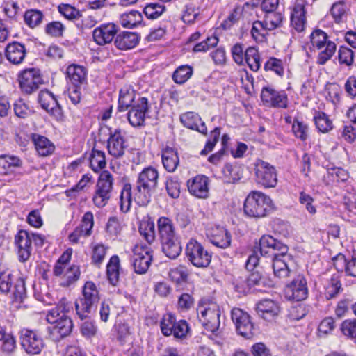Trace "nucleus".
I'll return each mask as SVG.
<instances>
[{
	"mask_svg": "<svg viewBox=\"0 0 356 356\" xmlns=\"http://www.w3.org/2000/svg\"><path fill=\"white\" fill-rule=\"evenodd\" d=\"M158 179L157 170L149 166L138 174L134 196L131 185L124 184L120 197V210L124 213L127 212L130 209L133 198L139 206H146L151 200L152 193L157 188Z\"/></svg>",
	"mask_w": 356,
	"mask_h": 356,
	"instance_id": "1",
	"label": "nucleus"
},
{
	"mask_svg": "<svg viewBox=\"0 0 356 356\" xmlns=\"http://www.w3.org/2000/svg\"><path fill=\"white\" fill-rule=\"evenodd\" d=\"M261 255L272 257V266L275 277L285 280L291 273V256L286 254L288 247L273 236H263L259 240Z\"/></svg>",
	"mask_w": 356,
	"mask_h": 356,
	"instance_id": "2",
	"label": "nucleus"
},
{
	"mask_svg": "<svg viewBox=\"0 0 356 356\" xmlns=\"http://www.w3.org/2000/svg\"><path fill=\"white\" fill-rule=\"evenodd\" d=\"M139 232L149 245L137 244L134 247L132 266L135 273L143 275L149 269L153 259V250L150 245L155 241L154 223L152 221L143 222L139 227Z\"/></svg>",
	"mask_w": 356,
	"mask_h": 356,
	"instance_id": "3",
	"label": "nucleus"
},
{
	"mask_svg": "<svg viewBox=\"0 0 356 356\" xmlns=\"http://www.w3.org/2000/svg\"><path fill=\"white\" fill-rule=\"evenodd\" d=\"M157 227L163 252L171 259H176L180 255L182 246L172 220L160 217L157 220Z\"/></svg>",
	"mask_w": 356,
	"mask_h": 356,
	"instance_id": "4",
	"label": "nucleus"
},
{
	"mask_svg": "<svg viewBox=\"0 0 356 356\" xmlns=\"http://www.w3.org/2000/svg\"><path fill=\"white\" fill-rule=\"evenodd\" d=\"M65 306L63 302L50 310L47 315V321L51 324L48 327L50 338L59 341L69 336L73 328L71 318L65 312Z\"/></svg>",
	"mask_w": 356,
	"mask_h": 356,
	"instance_id": "5",
	"label": "nucleus"
},
{
	"mask_svg": "<svg viewBox=\"0 0 356 356\" xmlns=\"http://www.w3.org/2000/svg\"><path fill=\"white\" fill-rule=\"evenodd\" d=\"M99 300L96 285L92 282H86L82 289V296L75 302L76 312L81 320L89 318Z\"/></svg>",
	"mask_w": 356,
	"mask_h": 356,
	"instance_id": "6",
	"label": "nucleus"
},
{
	"mask_svg": "<svg viewBox=\"0 0 356 356\" xmlns=\"http://www.w3.org/2000/svg\"><path fill=\"white\" fill-rule=\"evenodd\" d=\"M271 209L272 200L259 191H252L246 197L243 205L244 213L250 218H263Z\"/></svg>",
	"mask_w": 356,
	"mask_h": 356,
	"instance_id": "7",
	"label": "nucleus"
},
{
	"mask_svg": "<svg viewBox=\"0 0 356 356\" xmlns=\"http://www.w3.org/2000/svg\"><path fill=\"white\" fill-rule=\"evenodd\" d=\"M44 238L39 234L21 229L15 236V244L17 248V255L21 262L28 261L33 250L32 243L35 246L42 247Z\"/></svg>",
	"mask_w": 356,
	"mask_h": 356,
	"instance_id": "8",
	"label": "nucleus"
},
{
	"mask_svg": "<svg viewBox=\"0 0 356 356\" xmlns=\"http://www.w3.org/2000/svg\"><path fill=\"white\" fill-rule=\"evenodd\" d=\"M0 291H12L15 300L22 302L26 296L25 281L22 277L15 278L10 270H0Z\"/></svg>",
	"mask_w": 356,
	"mask_h": 356,
	"instance_id": "9",
	"label": "nucleus"
},
{
	"mask_svg": "<svg viewBox=\"0 0 356 356\" xmlns=\"http://www.w3.org/2000/svg\"><path fill=\"white\" fill-rule=\"evenodd\" d=\"M113 180L110 172L104 170L101 172L92 196V202L95 207L103 208L108 204L112 196Z\"/></svg>",
	"mask_w": 356,
	"mask_h": 356,
	"instance_id": "10",
	"label": "nucleus"
},
{
	"mask_svg": "<svg viewBox=\"0 0 356 356\" xmlns=\"http://www.w3.org/2000/svg\"><path fill=\"white\" fill-rule=\"evenodd\" d=\"M200 321L208 331L214 333L218 330L221 312L219 305L213 302L204 303L197 308Z\"/></svg>",
	"mask_w": 356,
	"mask_h": 356,
	"instance_id": "11",
	"label": "nucleus"
},
{
	"mask_svg": "<svg viewBox=\"0 0 356 356\" xmlns=\"http://www.w3.org/2000/svg\"><path fill=\"white\" fill-rule=\"evenodd\" d=\"M255 179L257 184L264 188H275L277 184V172L275 168L261 159L254 164Z\"/></svg>",
	"mask_w": 356,
	"mask_h": 356,
	"instance_id": "12",
	"label": "nucleus"
},
{
	"mask_svg": "<svg viewBox=\"0 0 356 356\" xmlns=\"http://www.w3.org/2000/svg\"><path fill=\"white\" fill-rule=\"evenodd\" d=\"M186 254L188 261L197 268H206L211 261V254L194 239H191L188 242Z\"/></svg>",
	"mask_w": 356,
	"mask_h": 356,
	"instance_id": "13",
	"label": "nucleus"
},
{
	"mask_svg": "<svg viewBox=\"0 0 356 356\" xmlns=\"http://www.w3.org/2000/svg\"><path fill=\"white\" fill-rule=\"evenodd\" d=\"M20 344L22 349L29 355L40 354L44 348V341L36 330L24 329L20 332Z\"/></svg>",
	"mask_w": 356,
	"mask_h": 356,
	"instance_id": "14",
	"label": "nucleus"
},
{
	"mask_svg": "<svg viewBox=\"0 0 356 356\" xmlns=\"http://www.w3.org/2000/svg\"><path fill=\"white\" fill-rule=\"evenodd\" d=\"M232 320L237 333L245 339H250L254 332V324L250 316L239 308H234L231 312Z\"/></svg>",
	"mask_w": 356,
	"mask_h": 356,
	"instance_id": "15",
	"label": "nucleus"
},
{
	"mask_svg": "<svg viewBox=\"0 0 356 356\" xmlns=\"http://www.w3.org/2000/svg\"><path fill=\"white\" fill-rule=\"evenodd\" d=\"M287 299L297 302L305 300L308 296L307 280L302 275H298L285 287Z\"/></svg>",
	"mask_w": 356,
	"mask_h": 356,
	"instance_id": "16",
	"label": "nucleus"
},
{
	"mask_svg": "<svg viewBox=\"0 0 356 356\" xmlns=\"http://www.w3.org/2000/svg\"><path fill=\"white\" fill-rule=\"evenodd\" d=\"M19 83L23 92L31 94L38 89L39 86L42 83V79L38 69L30 68L20 74Z\"/></svg>",
	"mask_w": 356,
	"mask_h": 356,
	"instance_id": "17",
	"label": "nucleus"
},
{
	"mask_svg": "<svg viewBox=\"0 0 356 356\" xmlns=\"http://www.w3.org/2000/svg\"><path fill=\"white\" fill-rule=\"evenodd\" d=\"M149 110L148 100L145 97H140L127 113V119L133 127H140L144 124L145 114Z\"/></svg>",
	"mask_w": 356,
	"mask_h": 356,
	"instance_id": "18",
	"label": "nucleus"
},
{
	"mask_svg": "<svg viewBox=\"0 0 356 356\" xmlns=\"http://www.w3.org/2000/svg\"><path fill=\"white\" fill-rule=\"evenodd\" d=\"M127 145L120 129L110 130L109 138L107 140V149L109 154L114 158L122 157L125 152Z\"/></svg>",
	"mask_w": 356,
	"mask_h": 356,
	"instance_id": "19",
	"label": "nucleus"
},
{
	"mask_svg": "<svg viewBox=\"0 0 356 356\" xmlns=\"http://www.w3.org/2000/svg\"><path fill=\"white\" fill-rule=\"evenodd\" d=\"M261 99L264 104L277 108H286L288 98L284 92L276 91L270 87L263 88Z\"/></svg>",
	"mask_w": 356,
	"mask_h": 356,
	"instance_id": "20",
	"label": "nucleus"
},
{
	"mask_svg": "<svg viewBox=\"0 0 356 356\" xmlns=\"http://www.w3.org/2000/svg\"><path fill=\"white\" fill-rule=\"evenodd\" d=\"M38 102L42 108L55 116L57 119L62 117V109L54 95L48 90H42L38 95Z\"/></svg>",
	"mask_w": 356,
	"mask_h": 356,
	"instance_id": "21",
	"label": "nucleus"
},
{
	"mask_svg": "<svg viewBox=\"0 0 356 356\" xmlns=\"http://www.w3.org/2000/svg\"><path fill=\"white\" fill-rule=\"evenodd\" d=\"M209 178L199 175L188 181L190 193L198 198L206 199L209 197Z\"/></svg>",
	"mask_w": 356,
	"mask_h": 356,
	"instance_id": "22",
	"label": "nucleus"
},
{
	"mask_svg": "<svg viewBox=\"0 0 356 356\" xmlns=\"http://www.w3.org/2000/svg\"><path fill=\"white\" fill-rule=\"evenodd\" d=\"M256 310L262 318L271 321L279 315L281 309L278 302L270 299H264L257 304Z\"/></svg>",
	"mask_w": 356,
	"mask_h": 356,
	"instance_id": "23",
	"label": "nucleus"
},
{
	"mask_svg": "<svg viewBox=\"0 0 356 356\" xmlns=\"http://www.w3.org/2000/svg\"><path fill=\"white\" fill-rule=\"evenodd\" d=\"M117 31V27L114 24H102L93 31L94 41L99 45L108 44L113 40Z\"/></svg>",
	"mask_w": 356,
	"mask_h": 356,
	"instance_id": "24",
	"label": "nucleus"
},
{
	"mask_svg": "<svg viewBox=\"0 0 356 356\" xmlns=\"http://www.w3.org/2000/svg\"><path fill=\"white\" fill-rule=\"evenodd\" d=\"M180 122L186 128L195 130L204 135L207 133L205 123L202 121L200 116L194 112H186L179 117Z\"/></svg>",
	"mask_w": 356,
	"mask_h": 356,
	"instance_id": "25",
	"label": "nucleus"
},
{
	"mask_svg": "<svg viewBox=\"0 0 356 356\" xmlns=\"http://www.w3.org/2000/svg\"><path fill=\"white\" fill-rule=\"evenodd\" d=\"M5 55L10 63L18 65L24 60L26 50L24 44L18 42H13L6 46Z\"/></svg>",
	"mask_w": 356,
	"mask_h": 356,
	"instance_id": "26",
	"label": "nucleus"
},
{
	"mask_svg": "<svg viewBox=\"0 0 356 356\" xmlns=\"http://www.w3.org/2000/svg\"><path fill=\"white\" fill-rule=\"evenodd\" d=\"M305 13L304 1L298 0L291 15V25L298 32H301L305 29L306 24Z\"/></svg>",
	"mask_w": 356,
	"mask_h": 356,
	"instance_id": "27",
	"label": "nucleus"
},
{
	"mask_svg": "<svg viewBox=\"0 0 356 356\" xmlns=\"http://www.w3.org/2000/svg\"><path fill=\"white\" fill-rule=\"evenodd\" d=\"M22 165V161L17 156L9 154L0 155V175H13Z\"/></svg>",
	"mask_w": 356,
	"mask_h": 356,
	"instance_id": "28",
	"label": "nucleus"
},
{
	"mask_svg": "<svg viewBox=\"0 0 356 356\" xmlns=\"http://www.w3.org/2000/svg\"><path fill=\"white\" fill-rule=\"evenodd\" d=\"M139 40L140 37L137 33L124 31L116 35L114 44L119 49L127 50L135 47Z\"/></svg>",
	"mask_w": 356,
	"mask_h": 356,
	"instance_id": "29",
	"label": "nucleus"
},
{
	"mask_svg": "<svg viewBox=\"0 0 356 356\" xmlns=\"http://www.w3.org/2000/svg\"><path fill=\"white\" fill-rule=\"evenodd\" d=\"M210 242L215 246L220 248H226L231 244V235L223 227H217L208 234Z\"/></svg>",
	"mask_w": 356,
	"mask_h": 356,
	"instance_id": "30",
	"label": "nucleus"
},
{
	"mask_svg": "<svg viewBox=\"0 0 356 356\" xmlns=\"http://www.w3.org/2000/svg\"><path fill=\"white\" fill-rule=\"evenodd\" d=\"M162 163L164 168L169 172H173L179 163L178 153L176 149L170 147H165L161 152Z\"/></svg>",
	"mask_w": 356,
	"mask_h": 356,
	"instance_id": "31",
	"label": "nucleus"
},
{
	"mask_svg": "<svg viewBox=\"0 0 356 356\" xmlns=\"http://www.w3.org/2000/svg\"><path fill=\"white\" fill-rule=\"evenodd\" d=\"M31 138L39 155L47 156L53 153L54 145L47 137L34 134Z\"/></svg>",
	"mask_w": 356,
	"mask_h": 356,
	"instance_id": "32",
	"label": "nucleus"
},
{
	"mask_svg": "<svg viewBox=\"0 0 356 356\" xmlns=\"http://www.w3.org/2000/svg\"><path fill=\"white\" fill-rule=\"evenodd\" d=\"M67 76L74 86H80L86 80V71L82 66L70 65L67 68Z\"/></svg>",
	"mask_w": 356,
	"mask_h": 356,
	"instance_id": "33",
	"label": "nucleus"
},
{
	"mask_svg": "<svg viewBox=\"0 0 356 356\" xmlns=\"http://www.w3.org/2000/svg\"><path fill=\"white\" fill-rule=\"evenodd\" d=\"M120 259L117 255H113L106 266V274L110 283L115 286L119 281Z\"/></svg>",
	"mask_w": 356,
	"mask_h": 356,
	"instance_id": "34",
	"label": "nucleus"
},
{
	"mask_svg": "<svg viewBox=\"0 0 356 356\" xmlns=\"http://www.w3.org/2000/svg\"><path fill=\"white\" fill-rule=\"evenodd\" d=\"M246 284L237 283L235 285L236 291L240 293H247L250 287L264 284L265 280L258 273H252L245 280Z\"/></svg>",
	"mask_w": 356,
	"mask_h": 356,
	"instance_id": "35",
	"label": "nucleus"
},
{
	"mask_svg": "<svg viewBox=\"0 0 356 356\" xmlns=\"http://www.w3.org/2000/svg\"><path fill=\"white\" fill-rule=\"evenodd\" d=\"M135 102H137V100H135L134 90L127 88L120 90L118 108L119 111L127 110L132 107Z\"/></svg>",
	"mask_w": 356,
	"mask_h": 356,
	"instance_id": "36",
	"label": "nucleus"
},
{
	"mask_svg": "<svg viewBox=\"0 0 356 356\" xmlns=\"http://www.w3.org/2000/svg\"><path fill=\"white\" fill-rule=\"evenodd\" d=\"M120 20L123 27L131 29L143 22V15L137 10H131L121 15Z\"/></svg>",
	"mask_w": 356,
	"mask_h": 356,
	"instance_id": "37",
	"label": "nucleus"
},
{
	"mask_svg": "<svg viewBox=\"0 0 356 356\" xmlns=\"http://www.w3.org/2000/svg\"><path fill=\"white\" fill-rule=\"evenodd\" d=\"M43 17L42 12L37 9L27 10L24 15L25 24L32 29L39 26L42 22Z\"/></svg>",
	"mask_w": 356,
	"mask_h": 356,
	"instance_id": "38",
	"label": "nucleus"
},
{
	"mask_svg": "<svg viewBox=\"0 0 356 356\" xmlns=\"http://www.w3.org/2000/svg\"><path fill=\"white\" fill-rule=\"evenodd\" d=\"M245 60L251 70L257 72L261 66L259 54L254 47H248L245 53Z\"/></svg>",
	"mask_w": 356,
	"mask_h": 356,
	"instance_id": "39",
	"label": "nucleus"
},
{
	"mask_svg": "<svg viewBox=\"0 0 356 356\" xmlns=\"http://www.w3.org/2000/svg\"><path fill=\"white\" fill-rule=\"evenodd\" d=\"M90 166L94 172H99L106 166L105 154L102 151L92 149L90 156Z\"/></svg>",
	"mask_w": 356,
	"mask_h": 356,
	"instance_id": "40",
	"label": "nucleus"
},
{
	"mask_svg": "<svg viewBox=\"0 0 356 356\" xmlns=\"http://www.w3.org/2000/svg\"><path fill=\"white\" fill-rule=\"evenodd\" d=\"M264 19V24L266 27L269 30H273L279 27L283 20V15L280 12L270 11L265 13Z\"/></svg>",
	"mask_w": 356,
	"mask_h": 356,
	"instance_id": "41",
	"label": "nucleus"
},
{
	"mask_svg": "<svg viewBox=\"0 0 356 356\" xmlns=\"http://www.w3.org/2000/svg\"><path fill=\"white\" fill-rule=\"evenodd\" d=\"M314 120L316 128L322 133H326L332 129V122L323 112L316 111Z\"/></svg>",
	"mask_w": 356,
	"mask_h": 356,
	"instance_id": "42",
	"label": "nucleus"
},
{
	"mask_svg": "<svg viewBox=\"0 0 356 356\" xmlns=\"http://www.w3.org/2000/svg\"><path fill=\"white\" fill-rule=\"evenodd\" d=\"M165 6L163 4L150 3L145 6L143 13L147 18L156 19L159 18L165 11Z\"/></svg>",
	"mask_w": 356,
	"mask_h": 356,
	"instance_id": "43",
	"label": "nucleus"
},
{
	"mask_svg": "<svg viewBox=\"0 0 356 356\" xmlns=\"http://www.w3.org/2000/svg\"><path fill=\"white\" fill-rule=\"evenodd\" d=\"M336 44L334 42H328L325 47L319 50L317 57V63L319 65L325 64L334 55L336 51Z\"/></svg>",
	"mask_w": 356,
	"mask_h": 356,
	"instance_id": "44",
	"label": "nucleus"
},
{
	"mask_svg": "<svg viewBox=\"0 0 356 356\" xmlns=\"http://www.w3.org/2000/svg\"><path fill=\"white\" fill-rule=\"evenodd\" d=\"M330 13L336 23H341L346 19L348 9L343 3L337 2L332 5Z\"/></svg>",
	"mask_w": 356,
	"mask_h": 356,
	"instance_id": "45",
	"label": "nucleus"
},
{
	"mask_svg": "<svg viewBox=\"0 0 356 356\" xmlns=\"http://www.w3.org/2000/svg\"><path fill=\"white\" fill-rule=\"evenodd\" d=\"M193 69L188 65L179 67L173 73L172 79L175 83L182 84L185 83L192 75Z\"/></svg>",
	"mask_w": 356,
	"mask_h": 356,
	"instance_id": "46",
	"label": "nucleus"
},
{
	"mask_svg": "<svg viewBox=\"0 0 356 356\" xmlns=\"http://www.w3.org/2000/svg\"><path fill=\"white\" fill-rule=\"evenodd\" d=\"M310 38L313 47L316 48L318 50L324 48L326 43L330 42L327 40V35L320 29L313 31Z\"/></svg>",
	"mask_w": 356,
	"mask_h": 356,
	"instance_id": "47",
	"label": "nucleus"
},
{
	"mask_svg": "<svg viewBox=\"0 0 356 356\" xmlns=\"http://www.w3.org/2000/svg\"><path fill=\"white\" fill-rule=\"evenodd\" d=\"M268 31L263 21H256L252 24L251 34L255 40L262 42L266 40Z\"/></svg>",
	"mask_w": 356,
	"mask_h": 356,
	"instance_id": "48",
	"label": "nucleus"
},
{
	"mask_svg": "<svg viewBox=\"0 0 356 356\" xmlns=\"http://www.w3.org/2000/svg\"><path fill=\"white\" fill-rule=\"evenodd\" d=\"M79 276V268L77 266L73 265L65 271L63 275L64 280L62 282L61 285L63 286H69L70 284L77 281Z\"/></svg>",
	"mask_w": 356,
	"mask_h": 356,
	"instance_id": "49",
	"label": "nucleus"
},
{
	"mask_svg": "<svg viewBox=\"0 0 356 356\" xmlns=\"http://www.w3.org/2000/svg\"><path fill=\"white\" fill-rule=\"evenodd\" d=\"M107 248V247L102 243H98L93 246L91 259L95 265L99 266L103 262Z\"/></svg>",
	"mask_w": 356,
	"mask_h": 356,
	"instance_id": "50",
	"label": "nucleus"
},
{
	"mask_svg": "<svg viewBox=\"0 0 356 356\" xmlns=\"http://www.w3.org/2000/svg\"><path fill=\"white\" fill-rule=\"evenodd\" d=\"M341 289V284L340 281L336 277H332L326 289H325V297L327 300L332 299L335 298Z\"/></svg>",
	"mask_w": 356,
	"mask_h": 356,
	"instance_id": "51",
	"label": "nucleus"
},
{
	"mask_svg": "<svg viewBox=\"0 0 356 356\" xmlns=\"http://www.w3.org/2000/svg\"><path fill=\"white\" fill-rule=\"evenodd\" d=\"M14 112L19 118H26L33 113L29 104L22 99L17 100L14 104Z\"/></svg>",
	"mask_w": 356,
	"mask_h": 356,
	"instance_id": "52",
	"label": "nucleus"
},
{
	"mask_svg": "<svg viewBox=\"0 0 356 356\" xmlns=\"http://www.w3.org/2000/svg\"><path fill=\"white\" fill-rule=\"evenodd\" d=\"M340 330L343 334L356 342V320H346L341 324Z\"/></svg>",
	"mask_w": 356,
	"mask_h": 356,
	"instance_id": "53",
	"label": "nucleus"
},
{
	"mask_svg": "<svg viewBox=\"0 0 356 356\" xmlns=\"http://www.w3.org/2000/svg\"><path fill=\"white\" fill-rule=\"evenodd\" d=\"M218 43V38L216 36L208 37L205 40L197 43L194 46V52H205L212 47H216Z\"/></svg>",
	"mask_w": 356,
	"mask_h": 356,
	"instance_id": "54",
	"label": "nucleus"
},
{
	"mask_svg": "<svg viewBox=\"0 0 356 356\" xmlns=\"http://www.w3.org/2000/svg\"><path fill=\"white\" fill-rule=\"evenodd\" d=\"M2 341L1 350L6 355L13 353L16 348V341L11 333L8 332Z\"/></svg>",
	"mask_w": 356,
	"mask_h": 356,
	"instance_id": "55",
	"label": "nucleus"
},
{
	"mask_svg": "<svg viewBox=\"0 0 356 356\" xmlns=\"http://www.w3.org/2000/svg\"><path fill=\"white\" fill-rule=\"evenodd\" d=\"M58 11L67 19H75L81 17L80 11L69 4L60 5Z\"/></svg>",
	"mask_w": 356,
	"mask_h": 356,
	"instance_id": "56",
	"label": "nucleus"
},
{
	"mask_svg": "<svg viewBox=\"0 0 356 356\" xmlns=\"http://www.w3.org/2000/svg\"><path fill=\"white\" fill-rule=\"evenodd\" d=\"M175 322L176 318L172 314H169L163 317L161 322V329L165 336L172 335Z\"/></svg>",
	"mask_w": 356,
	"mask_h": 356,
	"instance_id": "57",
	"label": "nucleus"
},
{
	"mask_svg": "<svg viewBox=\"0 0 356 356\" xmlns=\"http://www.w3.org/2000/svg\"><path fill=\"white\" fill-rule=\"evenodd\" d=\"M307 313V309L303 304H298L291 307L288 317L291 321H298L304 318Z\"/></svg>",
	"mask_w": 356,
	"mask_h": 356,
	"instance_id": "58",
	"label": "nucleus"
},
{
	"mask_svg": "<svg viewBox=\"0 0 356 356\" xmlns=\"http://www.w3.org/2000/svg\"><path fill=\"white\" fill-rule=\"evenodd\" d=\"M65 30L64 25L60 22H51L46 25V33L52 37L63 36Z\"/></svg>",
	"mask_w": 356,
	"mask_h": 356,
	"instance_id": "59",
	"label": "nucleus"
},
{
	"mask_svg": "<svg viewBox=\"0 0 356 356\" xmlns=\"http://www.w3.org/2000/svg\"><path fill=\"white\" fill-rule=\"evenodd\" d=\"M167 193L172 198H178L180 195V184L173 179H167L165 181Z\"/></svg>",
	"mask_w": 356,
	"mask_h": 356,
	"instance_id": "60",
	"label": "nucleus"
},
{
	"mask_svg": "<svg viewBox=\"0 0 356 356\" xmlns=\"http://www.w3.org/2000/svg\"><path fill=\"white\" fill-rule=\"evenodd\" d=\"M189 330L188 323L184 320L176 321L173 327L172 334L177 339H182L186 337Z\"/></svg>",
	"mask_w": 356,
	"mask_h": 356,
	"instance_id": "61",
	"label": "nucleus"
},
{
	"mask_svg": "<svg viewBox=\"0 0 356 356\" xmlns=\"http://www.w3.org/2000/svg\"><path fill=\"white\" fill-rule=\"evenodd\" d=\"M264 70L273 71L279 76H282L284 73L282 60L275 58H270L266 62Z\"/></svg>",
	"mask_w": 356,
	"mask_h": 356,
	"instance_id": "62",
	"label": "nucleus"
},
{
	"mask_svg": "<svg viewBox=\"0 0 356 356\" xmlns=\"http://www.w3.org/2000/svg\"><path fill=\"white\" fill-rule=\"evenodd\" d=\"M222 173L225 181L227 183H234L240 179L237 168L233 167L232 165H225L222 169Z\"/></svg>",
	"mask_w": 356,
	"mask_h": 356,
	"instance_id": "63",
	"label": "nucleus"
},
{
	"mask_svg": "<svg viewBox=\"0 0 356 356\" xmlns=\"http://www.w3.org/2000/svg\"><path fill=\"white\" fill-rule=\"evenodd\" d=\"M170 279L177 282L180 283L186 280L188 273L184 266H179L175 268L171 269L169 272Z\"/></svg>",
	"mask_w": 356,
	"mask_h": 356,
	"instance_id": "64",
	"label": "nucleus"
}]
</instances>
